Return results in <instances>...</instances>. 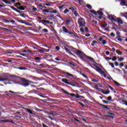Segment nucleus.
Segmentation results:
<instances>
[{
	"mask_svg": "<svg viewBox=\"0 0 127 127\" xmlns=\"http://www.w3.org/2000/svg\"><path fill=\"white\" fill-rule=\"evenodd\" d=\"M59 8L60 9V12L63 10V8H64V5H63L62 6H59Z\"/></svg>",
	"mask_w": 127,
	"mask_h": 127,
	"instance_id": "obj_31",
	"label": "nucleus"
},
{
	"mask_svg": "<svg viewBox=\"0 0 127 127\" xmlns=\"http://www.w3.org/2000/svg\"><path fill=\"white\" fill-rule=\"evenodd\" d=\"M98 40H99V41H102V44H103V45H105V44H107V43L106 40H103V37H100Z\"/></svg>",
	"mask_w": 127,
	"mask_h": 127,
	"instance_id": "obj_16",
	"label": "nucleus"
},
{
	"mask_svg": "<svg viewBox=\"0 0 127 127\" xmlns=\"http://www.w3.org/2000/svg\"><path fill=\"white\" fill-rule=\"evenodd\" d=\"M62 29H63V31H64V33H67V35L68 36L73 35H74V37L75 38L76 37L78 39L80 38V37H79V36L77 34L76 32H74L73 33L72 32L69 31V30H68V29H67V28H66V27L63 26L62 27Z\"/></svg>",
	"mask_w": 127,
	"mask_h": 127,
	"instance_id": "obj_2",
	"label": "nucleus"
},
{
	"mask_svg": "<svg viewBox=\"0 0 127 127\" xmlns=\"http://www.w3.org/2000/svg\"><path fill=\"white\" fill-rule=\"evenodd\" d=\"M38 52H40V53H44L43 50L42 49V50L40 49L38 50Z\"/></svg>",
	"mask_w": 127,
	"mask_h": 127,
	"instance_id": "obj_63",
	"label": "nucleus"
},
{
	"mask_svg": "<svg viewBox=\"0 0 127 127\" xmlns=\"http://www.w3.org/2000/svg\"><path fill=\"white\" fill-rule=\"evenodd\" d=\"M41 48L43 50V52H49L50 51V49H46L43 48Z\"/></svg>",
	"mask_w": 127,
	"mask_h": 127,
	"instance_id": "obj_30",
	"label": "nucleus"
},
{
	"mask_svg": "<svg viewBox=\"0 0 127 127\" xmlns=\"http://www.w3.org/2000/svg\"><path fill=\"white\" fill-rule=\"evenodd\" d=\"M94 66H95V68H94L95 70L97 71V72H98V73H101V71H102V69L100 68V67L98 66L96 64H93Z\"/></svg>",
	"mask_w": 127,
	"mask_h": 127,
	"instance_id": "obj_12",
	"label": "nucleus"
},
{
	"mask_svg": "<svg viewBox=\"0 0 127 127\" xmlns=\"http://www.w3.org/2000/svg\"><path fill=\"white\" fill-rule=\"evenodd\" d=\"M64 73L66 74L68 77H74V75L69 73V72H64Z\"/></svg>",
	"mask_w": 127,
	"mask_h": 127,
	"instance_id": "obj_28",
	"label": "nucleus"
},
{
	"mask_svg": "<svg viewBox=\"0 0 127 127\" xmlns=\"http://www.w3.org/2000/svg\"><path fill=\"white\" fill-rule=\"evenodd\" d=\"M21 81L24 82L21 83V86H23V87H28V86H29V83H31L32 84H37L36 82H32L24 78H22Z\"/></svg>",
	"mask_w": 127,
	"mask_h": 127,
	"instance_id": "obj_3",
	"label": "nucleus"
},
{
	"mask_svg": "<svg viewBox=\"0 0 127 127\" xmlns=\"http://www.w3.org/2000/svg\"><path fill=\"white\" fill-rule=\"evenodd\" d=\"M109 65L111 66L112 68H115V65H114V63H109Z\"/></svg>",
	"mask_w": 127,
	"mask_h": 127,
	"instance_id": "obj_45",
	"label": "nucleus"
},
{
	"mask_svg": "<svg viewBox=\"0 0 127 127\" xmlns=\"http://www.w3.org/2000/svg\"><path fill=\"white\" fill-rule=\"evenodd\" d=\"M100 74H101V75H104V74H106L105 73V71H103L101 70V71H100V72H99Z\"/></svg>",
	"mask_w": 127,
	"mask_h": 127,
	"instance_id": "obj_59",
	"label": "nucleus"
},
{
	"mask_svg": "<svg viewBox=\"0 0 127 127\" xmlns=\"http://www.w3.org/2000/svg\"><path fill=\"white\" fill-rule=\"evenodd\" d=\"M120 66L121 67H124V66H125V64H124V63H121L120 64Z\"/></svg>",
	"mask_w": 127,
	"mask_h": 127,
	"instance_id": "obj_61",
	"label": "nucleus"
},
{
	"mask_svg": "<svg viewBox=\"0 0 127 127\" xmlns=\"http://www.w3.org/2000/svg\"><path fill=\"white\" fill-rule=\"evenodd\" d=\"M80 32H82V33H83V32H84V28H83V27H82L81 28H80Z\"/></svg>",
	"mask_w": 127,
	"mask_h": 127,
	"instance_id": "obj_53",
	"label": "nucleus"
},
{
	"mask_svg": "<svg viewBox=\"0 0 127 127\" xmlns=\"http://www.w3.org/2000/svg\"><path fill=\"white\" fill-rule=\"evenodd\" d=\"M107 115V118H111V119L115 118V114L113 113L108 112Z\"/></svg>",
	"mask_w": 127,
	"mask_h": 127,
	"instance_id": "obj_14",
	"label": "nucleus"
},
{
	"mask_svg": "<svg viewBox=\"0 0 127 127\" xmlns=\"http://www.w3.org/2000/svg\"><path fill=\"white\" fill-rule=\"evenodd\" d=\"M116 34H117V35H118V36L115 38V39H117V40H118V41L122 42L123 41V39L121 38H122V36H121V35H120V34H121V33L119 31H117Z\"/></svg>",
	"mask_w": 127,
	"mask_h": 127,
	"instance_id": "obj_9",
	"label": "nucleus"
},
{
	"mask_svg": "<svg viewBox=\"0 0 127 127\" xmlns=\"http://www.w3.org/2000/svg\"><path fill=\"white\" fill-rule=\"evenodd\" d=\"M114 84H115V85H116V86H121V84H120V83H119L118 82L116 81V80H114L113 81Z\"/></svg>",
	"mask_w": 127,
	"mask_h": 127,
	"instance_id": "obj_41",
	"label": "nucleus"
},
{
	"mask_svg": "<svg viewBox=\"0 0 127 127\" xmlns=\"http://www.w3.org/2000/svg\"><path fill=\"white\" fill-rule=\"evenodd\" d=\"M62 44L64 47V50H65V52H66V53H68V54H70V55H71V56H74V57H76V56L75 55H74V54H73L72 52H71L70 51V50H69V49L67 48V47H69V45H68V44H67V43H66V42L63 41Z\"/></svg>",
	"mask_w": 127,
	"mask_h": 127,
	"instance_id": "obj_4",
	"label": "nucleus"
},
{
	"mask_svg": "<svg viewBox=\"0 0 127 127\" xmlns=\"http://www.w3.org/2000/svg\"><path fill=\"white\" fill-rule=\"evenodd\" d=\"M121 103H123L124 104H125V105H126V106H127V100H124L122 99L121 100Z\"/></svg>",
	"mask_w": 127,
	"mask_h": 127,
	"instance_id": "obj_32",
	"label": "nucleus"
},
{
	"mask_svg": "<svg viewBox=\"0 0 127 127\" xmlns=\"http://www.w3.org/2000/svg\"><path fill=\"white\" fill-rule=\"evenodd\" d=\"M52 4V2H50L44 4V5H47V6H50Z\"/></svg>",
	"mask_w": 127,
	"mask_h": 127,
	"instance_id": "obj_34",
	"label": "nucleus"
},
{
	"mask_svg": "<svg viewBox=\"0 0 127 127\" xmlns=\"http://www.w3.org/2000/svg\"><path fill=\"white\" fill-rule=\"evenodd\" d=\"M34 60H37V61H39L41 60V59H40V57H36L34 58Z\"/></svg>",
	"mask_w": 127,
	"mask_h": 127,
	"instance_id": "obj_47",
	"label": "nucleus"
},
{
	"mask_svg": "<svg viewBox=\"0 0 127 127\" xmlns=\"http://www.w3.org/2000/svg\"><path fill=\"white\" fill-rule=\"evenodd\" d=\"M69 11H70L69 9L65 8V10L64 11V14H66V13H67V12H69Z\"/></svg>",
	"mask_w": 127,
	"mask_h": 127,
	"instance_id": "obj_36",
	"label": "nucleus"
},
{
	"mask_svg": "<svg viewBox=\"0 0 127 127\" xmlns=\"http://www.w3.org/2000/svg\"><path fill=\"white\" fill-rule=\"evenodd\" d=\"M121 16H124V17H125L126 18V17H127V12H126V13H121Z\"/></svg>",
	"mask_w": 127,
	"mask_h": 127,
	"instance_id": "obj_42",
	"label": "nucleus"
},
{
	"mask_svg": "<svg viewBox=\"0 0 127 127\" xmlns=\"http://www.w3.org/2000/svg\"><path fill=\"white\" fill-rule=\"evenodd\" d=\"M2 22H4V23H9L10 22L11 23H12V24H15V21L13 20H8L6 19H3L2 20Z\"/></svg>",
	"mask_w": 127,
	"mask_h": 127,
	"instance_id": "obj_10",
	"label": "nucleus"
},
{
	"mask_svg": "<svg viewBox=\"0 0 127 127\" xmlns=\"http://www.w3.org/2000/svg\"><path fill=\"white\" fill-rule=\"evenodd\" d=\"M1 122H2V123H12V122L8 120H1Z\"/></svg>",
	"mask_w": 127,
	"mask_h": 127,
	"instance_id": "obj_39",
	"label": "nucleus"
},
{
	"mask_svg": "<svg viewBox=\"0 0 127 127\" xmlns=\"http://www.w3.org/2000/svg\"><path fill=\"white\" fill-rule=\"evenodd\" d=\"M9 6L13 9V10H14L15 11H16V12H18V13H21L20 11H19L18 9H16V8L14 7L13 6H10L9 5Z\"/></svg>",
	"mask_w": 127,
	"mask_h": 127,
	"instance_id": "obj_18",
	"label": "nucleus"
},
{
	"mask_svg": "<svg viewBox=\"0 0 127 127\" xmlns=\"http://www.w3.org/2000/svg\"><path fill=\"white\" fill-rule=\"evenodd\" d=\"M74 121H75V122H77V123H79L80 124H82V123L80 121V120L77 119L76 118H74Z\"/></svg>",
	"mask_w": 127,
	"mask_h": 127,
	"instance_id": "obj_51",
	"label": "nucleus"
},
{
	"mask_svg": "<svg viewBox=\"0 0 127 127\" xmlns=\"http://www.w3.org/2000/svg\"><path fill=\"white\" fill-rule=\"evenodd\" d=\"M62 91L64 92V94H66V95H70V96L74 97L76 99H80V95H79V94L75 95L74 93H69L64 89H62Z\"/></svg>",
	"mask_w": 127,
	"mask_h": 127,
	"instance_id": "obj_6",
	"label": "nucleus"
},
{
	"mask_svg": "<svg viewBox=\"0 0 127 127\" xmlns=\"http://www.w3.org/2000/svg\"><path fill=\"white\" fill-rule=\"evenodd\" d=\"M26 25H27L28 26H32V24L26 22Z\"/></svg>",
	"mask_w": 127,
	"mask_h": 127,
	"instance_id": "obj_56",
	"label": "nucleus"
},
{
	"mask_svg": "<svg viewBox=\"0 0 127 127\" xmlns=\"http://www.w3.org/2000/svg\"><path fill=\"white\" fill-rule=\"evenodd\" d=\"M73 14H74L75 16H78V13H77L76 11H74Z\"/></svg>",
	"mask_w": 127,
	"mask_h": 127,
	"instance_id": "obj_60",
	"label": "nucleus"
},
{
	"mask_svg": "<svg viewBox=\"0 0 127 127\" xmlns=\"http://www.w3.org/2000/svg\"><path fill=\"white\" fill-rule=\"evenodd\" d=\"M71 49L74 50V52L75 54L80 58L82 61H85V58L86 57V54L83 52V51H81L80 50L76 49L74 48H72Z\"/></svg>",
	"mask_w": 127,
	"mask_h": 127,
	"instance_id": "obj_1",
	"label": "nucleus"
},
{
	"mask_svg": "<svg viewBox=\"0 0 127 127\" xmlns=\"http://www.w3.org/2000/svg\"><path fill=\"white\" fill-rule=\"evenodd\" d=\"M26 7V6L24 7V6H21L17 7V8L18 9H19L20 10H24Z\"/></svg>",
	"mask_w": 127,
	"mask_h": 127,
	"instance_id": "obj_25",
	"label": "nucleus"
},
{
	"mask_svg": "<svg viewBox=\"0 0 127 127\" xmlns=\"http://www.w3.org/2000/svg\"><path fill=\"white\" fill-rule=\"evenodd\" d=\"M16 69H19V70H26V68L24 67H16Z\"/></svg>",
	"mask_w": 127,
	"mask_h": 127,
	"instance_id": "obj_37",
	"label": "nucleus"
},
{
	"mask_svg": "<svg viewBox=\"0 0 127 127\" xmlns=\"http://www.w3.org/2000/svg\"><path fill=\"white\" fill-rule=\"evenodd\" d=\"M18 27L20 29H25V28H26V27H24V26H22V25H19Z\"/></svg>",
	"mask_w": 127,
	"mask_h": 127,
	"instance_id": "obj_38",
	"label": "nucleus"
},
{
	"mask_svg": "<svg viewBox=\"0 0 127 127\" xmlns=\"http://www.w3.org/2000/svg\"><path fill=\"white\" fill-rule=\"evenodd\" d=\"M18 22H19L20 23H23L24 24H26V20H19Z\"/></svg>",
	"mask_w": 127,
	"mask_h": 127,
	"instance_id": "obj_29",
	"label": "nucleus"
},
{
	"mask_svg": "<svg viewBox=\"0 0 127 127\" xmlns=\"http://www.w3.org/2000/svg\"><path fill=\"white\" fill-rule=\"evenodd\" d=\"M69 80L66 79V78H63L62 79V82L63 83H64L65 84H67V85H70V86H72V87H75L76 85L73 83H71V82H68Z\"/></svg>",
	"mask_w": 127,
	"mask_h": 127,
	"instance_id": "obj_7",
	"label": "nucleus"
},
{
	"mask_svg": "<svg viewBox=\"0 0 127 127\" xmlns=\"http://www.w3.org/2000/svg\"><path fill=\"white\" fill-rule=\"evenodd\" d=\"M50 8L49 9H44L42 11L43 12H46L47 13H48V12H50V13H58V11L57 10H55L53 11H50Z\"/></svg>",
	"mask_w": 127,
	"mask_h": 127,
	"instance_id": "obj_8",
	"label": "nucleus"
},
{
	"mask_svg": "<svg viewBox=\"0 0 127 127\" xmlns=\"http://www.w3.org/2000/svg\"><path fill=\"white\" fill-rule=\"evenodd\" d=\"M0 29H1V30H3V31H5V32H8V31H11L10 29H7L6 28H3L2 27H0Z\"/></svg>",
	"mask_w": 127,
	"mask_h": 127,
	"instance_id": "obj_20",
	"label": "nucleus"
},
{
	"mask_svg": "<svg viewBox=\"0 0 127 127\" xmlns=\"http://www.w3.org/2000/svg\"><path fill=\"white\" fill-rule=\"evenodd\" d=\"M68 64L71 68H75L77 66V64L74 62H70L68 63Z\"/></svg>",
	"mask_w": 127,
	"mask_h": 127,
	"instance_id": "obj_13",
	"label": "nucleus"
},
{
	"mask_svg": "<svg viewBox=\"0 0 127 127\" xmlns=\"http://www.w3.org/2000/svg\"><path fill=\"white\" fill-rule=\"evenodd\" d=\"M94 87L96 90H98V91H100V90H101V88H99V86H98V85H95Z\"/></svg>",
	"mask_w": 127,
	"mask_h": 127,
	"instance_id": "obj_43",
	"label": "nucleus"
},
{
	"mask_svg": "<svg viewBox=\"0 0 127 127\" xmlns=\"http://www.w3.org/2000/svg\"><path fill=\"white\" fill-rule=\"evenodd\" d=\"M43 31L44 32L47 33V32H48V30L47 29H43Z\"/></svg>",
	"mask_w": 127,
	"mask_h": 127,
	"instance_id": "obj_62",
	"label": "nucleus"
},
{
	"mask_svg": "<svg viewBox=\"0 0 127 127\" xmlns=\"http://www.w3.org/2000/svg\"><path fill=\"white\" fill-rule=\"evenodd\" d=\"M92 82H95V83H98L99 80H97L96 79L92 78L91 80Z\"/></svg>",
	"mask_w": 127,
	"mask_h": 127,
	"instance_id": "obj_44",
	"label": "nucleus"
},
{
	"mask_svg": "<svg viewBox=\"0 0 127 127\" xmlns=\"http://www.w3.org/2000/svg\"><path fill=\"white\" fill-rule=\"evenodd\" d=\"M116 22H117L118 24L119 25L124 24V21H123V20L120 17L117 18V19L116 20Z\"/></svg>",
	"mask_w": 127,
	"mask_h": 127,
	"instance_id": "obj_11",
	"label": "nucleus"
},
{
	"mask_svg": "<svg viewBox=\"0 0 127 127\" xmlns=\"http://www.w3.org/2000/svg\"><path fill=\"white\" fill-rule=\"evenodd\" d=\"M116 53H117V54H118V55H122V53L121 52H120V51L119 50H116Z\"/></svg>",
	"mask_w": 127,
	"mask_h": 127,
	"instance_id": "obj_48",
	"label": "nucleus"
},
{
	"mask_svg": "<svg viewBox=\"0 0 127 127\" xmlns=\"http://www.w3.org/2000/svg\"><path fill=\"white\" fill-rule=\"evenodd\" d=\"M82 76H83V77H84V78H85V79H88V76H87V75H85L84 74L81 73Z\"/></svg>",
	"mask_w": 127,
	"mask_h": 127,
	"instance_id": "obj_50",
	"label": "nucleus"
},
{
	"mask_svg": "<svg viewBox=\"0 0 127 127\" xmlns=\"http://www.w3.org/2000/svg\"><path fill=\"white\" fill-rule=\"evenodd\" d=\"M86 7L88 8H89V9H92V6L89 4H87L86 5Z\"/></svg>",
	"mask_w": 127,
	"mask_h": 127,
	"instance_id": "obj_46",
	"label": "nucleus"
},
{
	"mask_svg": "<svg viewBox=\"0 0 127 127\" xmlns=\"http://www.w3.org/2000/svg\"><path fill=\"white\" fill-rule=\"evenodd\" d=\"M108 26V24L107 23H105V24H103L101 26V27H102V28H105L106 26Z\"/></svg>",
	"mask_w": 127,
	"mask_h": 127,
	"instance_id": "obj_40",
	"label": "nucleus"
},
{
	"mask_svg": "<svg viewBox=\"0 0 127 127\" xmlns=\"http://www.w3.org/2000/svg\"><path fill=\"white\" fill-rule=\"evenodd\" d=\"M108 18L109 19H111V20L117 22V19H115V18L113 16V15L108 14Z\"/></svg>",
	"mask_w": 127,
	"mask_h": 127,
	"instance_id": "obj_17",
	"label": "nucleus"
},
{
	"mask_svg": "<svg viewBox=\"0 0 127 127\" xmlns=\"http://www.w3.org/2000/svg\"><path fill=\"white\" fill-rule=\"evenodd\" d=\"M90 12L94 14L95 15H97V12L94 10H90Z\"/></svg>",
	"mask_w": 127,
	"mask_h": 127,
	"instance_id": "obj_33",
	"label": "nucleus"
},
{
	"mask_svg": "<svg viewBox=\"0 0 127 127\" xmlns=\"http://www.w3.org/2000/svg\"><path fill=\"white\" fill-rule=\"evenodd\" d=\"M4 81H8V76H5V77L3 78H1L0 77V81L3 82Z\"/></svg>",
	"mask_w": 127,
	"mask_h": 127,
	"instance_id": "obj_23",
	"label": "nucleus"
},
{
	"mask_svg": "<svg viewBox=\"0 0 127 127\" xmlns=\"http://www.w3.org/2000/svg\"><path fill=\"white\" fill-rule=\"evenodd\" d=\"M111 59H112V61H117V57H114Z\"/></svg>",
	"mask_w": 127,
	"mask_h": 127,
	"instance_id": "obj_58",
	"label": "nucleus"
},
{
	"mask_svg": "<svg viewBox=\"0 0 127 127\" xmlns=\"http://www.w3.org/2000/svg\"><path fill=\"white\" fill-rule=\"evenodd\" d=\"M121 1V5H122V6H124V5L125 6H127V3L126 2V1H125V0H119Z\"/></svg>",
	"mask_w": 127,
	"mask_h": 127,
	"instance_id": "obj_21",
	"label": "nucleus"
},
{
	"mask_svg": "<svg viewBox=\"0 0 127 127\" xmlns=\"http://www.w3.org/2000/svg\"><path fill=\"white\" fill-rule=\"evenodd\" d=\"M9 6L13 9V10H14L15 11H16V12H18V13H21L20 11H19L18 9H16V8L14 7L13 6H10L9 5Z\"/></svg>",
	"mask_w": 127,
	"mask_h": 127,
	"instance_id": "obj_19",
	"label": "nucleus"
},
{
	"mask_svg": "<svg viewBox=\"0 0 127 127\" xmlns=\"http://www.w3.org/2000/svg\"><path fill=\"white\" fill-rule=\"evenodd\" d=\"M29 94H38V91L33 89L29 91Z\"/></svg>",
	"mask_w": 127,
	"mask_h": 127,
	"instance_id": "obj_22",
	"label": "nucleus"
},
{
	"mask_svg": "<svg viewBox=\"0 0 127 127\" xmlns=\"http://www.w3.org/2000/svg\"><path fill=\"white\" fill-rule=\"evenodd\" d=\"M84 30L85 32H86V33H88L89 32V29L87 27L85 28Z\"/></svg>",
	"mask_w": 127,
	"mask_h": 127,
	"instance_id": "obj_49",
	"label": "nucleus"
},
{
	"mask_svg": "<svg viewBox=\"0 0 127 127\" xmlns=\"http://www.w3.org/2000/svg\"><path fill=\"white\" fill-rule=\"evenodd\" d=\"M110 36L115 37L116 36V34H115L114 33L112 32L110 34Z\"/></svg>",
	"mask_w": 127,
	"mask_h": 127,
	"instance_id": "obj_52",
	"label": "nucleus"
},
{
	"mask_svg": "<svg viewBox=\"0 0 127 127\" xmlns=\"http://www.w3.org/2000/svg\"><path fill=\"white\" fill-rule=\"evenodd\" d=\"M22 109H23V110H25V111H27V112H28V113H29V114H30V115H33V112L30 109H27L25 107H22Z\"/></svg>",
	"mask_w": 127,
	"mask_h": 127,
	"instance_id": "obj_15",
	"label": "nucleus"
},
{
	"mask_svg": "<svg viewBox=\"0 0 127 127\" xmlns=\"http://www.w3.org/2000/svg\"><path fill=\"white\" fill-rule=\"evenodd\" d=\"M86 57H87V59H88L89 60L91 61V62L96 63V62H95V60H94V59L93 58L89 57V56H86Z\"/></svg>",
	"mask_w": 127,
	"mask_h": 127,
	"instance_id": "obj_24",
	"label": "nucleus"
},
{
	"mask_svg": "<svg viewBox=\"0 0 127 127\" xmlns=\"http://www.w3.org/2000/svg\"><path fill=\"white\" fill-rule=\"evenodd\" d=\"M78 104H80V105L82 106V107L83 108H84V107H85V105H84V104L82 102H78Z\"/></svg>",
	"mask_w": 127,
	"mask_h": 127,
	"instance_id": "obj_55",
	"label": "nucleus"
},
{
	"mask_svg": "<svg viewBox=\"0 0 127 127\" xmlns=\"http://www.w3.org/2000/svg\"><path fill=\"white\" fill-rule=\"evenodd\" d=\"M51 28H52V29L51 30H52V31H55V32L56 33L57 32H56V31L55 30V29H54V27H53V26H51Z\"/></svg>",
	"mask_w": 127,
	"mask_h": 127,
	"instance_id": "obj_57",
	"label": "nucleus"
},
{
	"mask_svg": "<svg viewBox=\"0 0 127 127\" xmlns=\"http://www.w3.org/2000/svg\"><path fill=\"white\" fill-rule=\"evenodd\" d=\"M107 99L108 100V101H112V96H109L107 98Z\"/></svg>",
	"mask_w": 127,
	"mask_h": 127,
	"instance_id": "obj_64",
	"label": "nucleus"
},
{
	"mask_svg": "<svg viewBox=\"0 0 127 127\" xmlns=\"http://www.w3.org/2000/svg\"><path fill=\"white\" fill-rule=\"evenodd\" d=\"M101 90L103 94H104V95H108L110 93V90L107 91L106 92H105V91L103 89H102Z\"/></svg>",
	"mask_w": 127,
	"mask_h": 127,
	"instance_id": "obj_26",
	"label": "nucleus"
},
{
	"mask_svg": "<svg viewBox=\"0 0 127 127\" xmlns=\"http://www.w3.org/2000/svg\"><path fill=\"white\" fill-rule=\"evenodd\" d=\"M77 23L80 27H85L86 25V22L83 18H79L78 20Z\"/></svg>",
	"mask_w": 127,
	"mask_h": 127,
	"instance_id": "obj_5",
	"label": "nucleus"
},
{
	"mask_svg": "<svg viewBox=\"0 0 127 127\" xmlns=\"http://www.w3.org/2000/svg\"><path fill=\"white\" fill-rule=\"evenodd\" d=\"M96 12H97V15H98V14H99V15H100V16L104 15V13H103V12L100 10L97 11Z\"/></svg>",
	"mask_w": 127,
	"mask_h": 127,
	"instance_id": "obj_27",
	"label": "nucleus"
},
{
	"mask_svg": "<svg viewBox=\"0 0 127 127\" xmlns=\"http://www.w3.org/2000/svg\"><path fill=\"white\" fill-rule=\"evenodd\" d=\"M70 22H71L70 20H67L65 22L66 24H70Z\"/></svg>",
	"mask_w": 127,
	"mask_h": 127,
	"instance_id": "obj_54",
	"label": "nucleus"
},
{
	"mask_svg": "<svg viewBox=\"0 0 127 127\" xmlns=\"http://www.w3.org/2000/svg\"><path fill=\"white\" fill-rule=\"evenodd\" d=\"M57 16H58V17H59V18H60V19H62V20L63 21H66V20H64V19L62 18V16H61V15H57Z\"/></svg>",
	"mask_w": 127,
	"mask_h": 127,
	"instance_id": "obj_35",
	"label": "nucleus"
}]
</instances>
